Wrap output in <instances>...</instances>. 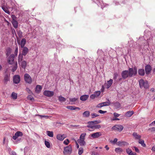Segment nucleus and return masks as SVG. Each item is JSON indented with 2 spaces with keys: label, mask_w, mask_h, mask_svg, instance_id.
Wrapping results in <instances>:
<instances>
[{
  "label": "nucleus",
  "mask_w": 155,
  "mask_h": 155,
  "mask_svg": "<svg viewBox=\"0 0 155 155\" xmlns=\"http://www.w3.org/2000/svg\"><path fill=\"white\" fill-rule=\"evenodd\" d=\"M11 96L13 99H16L17 98V94L14 92H13Z\"/></svg>",
  "instance_id": "nucleus-36"
},
{
  "label": "nucleus",
  "mask_w": 155,
  "mask_h": 155,
  "mask_svg": "<svg viewBox=\"0 0 155 155\" xmlns=\"http://www.w3.org/2000/svg\"><path fill=\"white\" fill-rule=\"evenodd\" d=\"M15 56L14 54H11L8 58L7 61L9 64H14L15 62L14 61Z\"/></svg>",
  "instance_id": "nucleus-4"
},
{
  "label": "nucleus",
  "mask_w": 155,
  "mask_h": 155,
  "mask_svg": "<svg viewBox=\"0 0 155 155\" xmlns=\"http://www.w3.org/2000/svg\"><path fill=\"white\" fill-rule=\"evenodd\" d=\"M72 152L71 146L70 145L64 147L63 153L64 155H69L71 154Z\"/></svg>",
  "instance_id": "nucleus-3"
},
{
  "label": "nucleus",
  "mask_w": 155,
  "mask_h": 155,
  "mask_svg": "<svg viewBox=\"0 0 155 155\" xmlns=\"http://www.w3.org/2000/svg\"><path fill=\"white\" fill-rule=\"evenodd\" d=\"M115 152L118 154H120L122 152H123V150L120 147L116 148L115 150Z\"/></svg>",
  "instance_id": "nucleus-30"
},
{
  "label": "nucleus",
  "mask_w": 155,
  "mask_h": 155,
  "mask_svg": "<svg viewBox=\"0 0 155 155\" xmlns=\"http://www.w3.org/2000/svg\"><path fill=\"white\" fill-rule=\"evenodd\" d=\"M127 153L129 155H136V153H133L131 150L128 148L126 149Z\"/></svg>",
  "instance_id": "nucleus-17"
},
{
  "label": "nucleus",
  "mask_w": 155,
  "mask_h": 155,
  "mask_svg": "<svg viewBox=\"0 0 155 155\" xmlns=\"http://www.w3.org/2000/svg\"><path fill=\"white\" fill-rule=\"evenodd\" d=\"M42 88L41 86L40 85H37L36 86L35 89V92L36 93L38 94L41 91Z\"/></svg>",
  "instance_id": "nucleus-20"
},
{
  "label": "nucleus",
  "mask_w": 155,
  "mask_h": 155,
  "mask_svg": "<svg viewBox=\"0 0 155 155\" xmlns=\"http://www.w3.org/2000/svg\"><path fill=\"white\" fill-rule=\"evenodd\" d=\"M118 145L120 146H127L129 145V143L125 141H118L117 142Z\"/></svg>",
  "instance_id": "nucleus-16"
},
{
  "label": "nucleus",
  "mask_w": 155,
  "mask_h": 155,
  "mask_svg": "<svg viewBox=\"0 0 155 155\" xmlns=\"http://www.w3.org/2000/svg\"><path fill=\"white\" fill-rule=\"evenodd\" d=\"M83 149L82 147H80L79 149L78 154L81 155L83 153Z\"/></svg>",
  "instance_id": "nucleus-42"
},
{
  "label": "nucleus",
  "mask_w": 155,
  "mask_h": 155,
  "mask_svg": "<svg viewBox=\"0 0 155 155\" xmlns=\"http://www.w3.org/2000/svg\"><path fill=\"white\" fill-rule=\"evenodd\" d=\"M12 23L13 26L15 28H18V23L16 20L12 21Z\"/></svg>",
  "instance_id": "nucleus-29"
},
{
  "label": "nucleus",
  "mask_w": 155,
  "mask_h": 155,
  "mask_svg": "<svg viewBox=\"0 0 155 155\" xmlns=\"http://www.w3.org/2000/svg\"><path fill=\"white\" fill-rule=\"evenodd\" d=\"M18 51V48L17 46H15V49L14 52L15 55L16 57L17 55Z\"/></svg>",
  "instance_id": "nucleus-43"
},
{
  "label": "nucleus",
  "mask_w": 155,
  "mask_h": 155,
  "mask_svg": "<svg viewBox=\"0 0 155 155\" xmlns=\"http://www.w3.org/2000/svg\"><path fill=\"white\" fill-rule=\"evenodd\" d=\"M133 70L131 69H128V70H124L122 71L121 75L122 78L125 79L128 77L131 78L133 76L132 73Z\"/></svg>",
  "instance_id": "nucleus-1"
},
{
  "label": "nucleus",
  "mask_w": 155,
  "mask_h": 155,
  "mask_svg": "<svg viewBox=\"0 0 155 155\" xmlns=\"http://www.w3.org/2000/svg\"><path fill=\"white\" fill-rule=\"evenodd\" d=\"M2 8L5 13L9 15L10 14V12L8 10L9 8L5 4H3L2 5Z\"/></svg>",
  "instance_id": "nucleus-10"
},
{
  "label": "nucleus",
  "mask_w": 155,
  "mask_h": 155,
  "mask_svg": "<svg viewBox=\"0 0 155 155\" xmlns=\"http://www.w3.org/2000/svg\"><path fill=\"white\" fill-rule=\"evenodd\" d=\"M118 74L117 73H116V72L114 73V79H117V77L118 76Z\"/></svg>",
  "instance_id": "nucleus-54"
},
{
  "label": "nucleus",
  "mask_w": 155,
  "mask_h": 155,
  "mask_svg": "<svg viewBox=\"0 0 155 155\" xmlns=\"http://www.w3.org/2000/svg\"><path fill=\"white\" fill-rule=\"evenodd\" d=\"M98 112L100 114H104L107 112L106 111H103L102 110H98Z\"/></svg>",
  "instance_id": "nucleus-55"
},
{
  "label": "nucleus",
  "mask_w": 155,
  "mask_h": 155,
  "mask_svg": "<svg viewBox=\"0 0 155 155\" xmlns=\"http://www.w3.org/2000/svg\"><path fill=\"white\" fill-rule=\"evenodd\" d=\"M78 142L81 146H84L85 144V142L83 140L79 139L78 140Z\"/></svg>",
  "instance_id": "nucleus-24"
},
{
  "label": "nucleus",
  "mask_w": 155,
  "mask_h": 155,
  "mask_svg": "<svg viewBox=\"0 0 155 155\" xmlns=\"http://www.w3.org/2000/svg\"><path fill=\"white\" fill-rule=\"evenodd\" d=\"M115 106L117 108H119L120 107V104L117 102H116L114 104Z\"/></svg>",
  "instance_id": "nucleus-50"
},
{
  "label": "nucleus",
  "mask_w": 155,
  "mask_h": 155,
  "mask_svg": "<svg viewBox=\"0 0 155 155\" xmlns=\"http://www.w3.org/2000/svg\"><path fill=\"white\" fill-rule=\"evenodd\" d=\"M151 150L153 152H155V146L152 147Z\"/></svg>",
  "instance_id": "nucleus-64"
},
{
  "label": "nucleus",
  "mask_w": 155,
  "mask_h": 155,
  "mask_svg": "<svg viewBox=\"0 0 155 155\" xmlns=\"http://www.w3.org/2000/svg\"><path fill=\"white\" fill-rule=\"evenodd\" d=\"M20 66L24 69H25L26 67L27 62L25 61H23L18 62Z\"/></svg>",
  "instance_id": "nucleus-13"
},
{
  "label": "nucleus",
  "mask_w": 155,
  "mask_h": 155,
  "mask_svg": "<svg viewBox=\"0 0 155 155\" xmlns=\"http://www.w3.org/2000/svg\"><path fill=\"white\" fill-rule=\"evenodd\" d=\"M24 78L25 81L26 83L29 84H30L31 83L32 81V79L28 74L27 73L25 74L24 76Z\"/></svg>",
  "instance_id": "nucleus-5"
},
{
  "label": "nucleus",
  "mask_w": 155,
  "mask_h": 155,
  "mask_svg": "<svg viewBox=\"0 0 155 155\" xmlns=\"http://www.w3.org/2000/svg\"><path fill=\"white\" fill-rule=\"evenodd\" d=\"M138 73L139 75L141 76H143L145 74V71L144 69H139L138 71Z\"/></svg>",
  "instance_id": "nucleus-26"
},
{
  "label": "nucleus",
  "mask_w": 155,
  "mask_h": 155,
  "mask_svg": "<svg viewBox=\"0 0 155 155\" xmlns=\"http://www.w3.org/2000/svg\"><path fill=\"white\" fill-rule=\"evenodd\" d=\"M26 91L29 93H31V91L28 88H27V87L26 88Z\"/></svg>",
  "instance_id": "nucleus-62"
},
{
  "label": "nucleus",
  "mask_w": 155,
  "mask_h": 155,
  "mask_svg": "<svg viewBox=\"0 0 155 155\" xmlns=\"http://www.w3.org/2000/svg\"><path fill=\"white\" fill-rule=\"evenodd\" d=\"M13 82L16 84H18L20 81V77L19 75H15L13 77Z\"/></svg>",
  "instance_id": "nucleus-8"
},
{
  "label": "nucleus",
  "mask_w": 155,
  "mask_h": 155,
  "mask_svg": "<svg viewBox=\"0 0 155 155\" xmlns=\"http://www.w3.org/2000/svg\"><path fill=\"white\" fill-rule=\"evenodd\" d=\"M149 130H150L151 132H153L155 131V127H152L149 129Z\"/></svg>",
  "instance_id": "nucleus-58"
},
{
  "label": "nucleus",
  "mask_w": 155,
  "mask_h": 155,
  "mask_svg": "<svg viewBox=\"0 0 155 155\" xmlns=\"http://www.w3.org/2000/svg\"><path fill=\"white\" fill-rule=\"evenodd\" d=\"M69 143V140L68 139H67L64 141L63 143L66 145H68Z\"/></svg>",
  "instance_id": "nucleus-51"
},
{
  "label": "nucleus",
  "mask_w": 155,
  "mask_h": 155,
  "mask_svg": "<svg viewBox=\"0 0 155 155\" xmlns=\"http://www.w3.org/2000/svg\"><path fill=\"white\" fill-rule=\"evenodd\" d=\"M78 98H70L69 99V101L71 102H74L76 101L77 100H78Z\"/></svg>",
  "instance_id": "nucleus-49"
},
{
  "label": "nucleus",
  "mask_w": 155,
  "mask_h": 155,
  "mask_svg": "<svg viewBox=\"0 0 155 155\" xmlns=\"http://www.w3.org/2000/svg\"><path fill=\"white\" fill-rule=\"evenodd\" d=\"M23 134L21 131H18L16 132L15 134V136H13L12 138L14 140H16L19 137L22 136Z\"/></svg>",
  "instance_id": "nucleus-11"
},
{
  "label": "nucleus",
  "mask_w": 155,
  "mask_h": 155,
  "mask_svg": "<svg viewBox=\"0 0 155 155\" xmlns=\"http://www.w3.org/2000/svg\"><path fill=\"white\" fill-rule=\"evenodd\" d=\"M93 122H91V121H89L87 123L88 125H87V127L88 128H90L91 129H93L94 125L92 124Z\"/></svg>",
  "instance_id": "nucleus-31"
},
{
  "label": "nucleus",
  "mask_w": 155,
  "mask_h": 155,
  "mask_svg": "<svg viewBox=\"0 0 155 155\" xmlns=\"http://www.w3.org/2000/svg\"><path fill=\"white\" fill-rule=\"evenodd\" d=\"M139 85L141 88H144L145 89H147L149 87L148 82L147 81H144L142 79H140L139 81Z\"/></svg>",
  "instance_id": "nucleus-2"
},
{
  "label": "nucleus",
  "mask_w": 155,
  "mask_h": 155,
  "mask_svg": "<svg viewBox=\"0 0 155 155\" xmlns=\"http://www.w3.org/2000/svg\"><path fill=\"white\" fill-rule=\"evenodd\" d=\"M88 95H84L81 96L80 97V100L83 101H85L88 98Z\"/></svg>",
  "instance_id": "nucleus-19"
},
{
  "label": "nucleus",
  "mask_w": 155,
  "mask_h": 155,
  "mask_svg": "<svg viewBox=\"0 0 155 155\" xmlns=\"http://www.w3.org/2000/svg\"><path fill=\"white\" fill-rule=\"evenodd\" d=\"M47 133L48 135L50 137H52L53 136V133L52 131H47Z\"/></svg>",
  "instance_id": "nucleus-37"
},
{
  "label": "nucleus",
  "mask_w": 155,
  "mask_h": 155,
  "mask_svg": "<svg viewBox=\"0 0 155 155\" xmlns=\"http://www.w3.org/2000/svg\"><path fill=\"white\" fill-rule=\"evenodd\" d=\"M134 113L133 110L128 111L126 113L125 116L128 117H130L132 116Z\"/></svg>",
  "instance_id": "nucleus-23"
},
{
  "label": "nucleus",
  "mask_w": 155,
  "mask_h": 155,
  "mask_svg": "<svg viewBox=\"0 0 155 155\" xmlns=\"http://www.w3.org/2000/svg\"><path fill=\"white\" fill-rule=\"evenodd\" d=\"M96 124H99L101 122V121L100 120H94Z\"/></svg>",
  "instance_id": "nucleus-63"
},
{
  "label": "nucleus",
  "mask_w": 155,
  "mask_h": 155,
  "mask_svg": "<svg viewBox=\"0 0 155 155\" xmlns=\"http://www.w3.org/2000/svg\"><path fill=\"white\" fill-rule=\"evenodd\" d=\"M139 143L141 144V146L144 147H145L146 146L144 142V141L143 140L139 139Z\"/></svg>",
  "instance_id": "nucleus-35"
},
{
  "label": "nucleus",
  "mask_w": 155,
  "mask_h": 155,
  "mask_svg": "<svg viewBox=\"0 0 155 155\" xmlns=\"http://www.w3.org/2000/svg\"><path fill=\"white\" fill-rule=\"evenodd\" d=\"M66 137V135L64 134L63 135L58 134L57 136V138L60 140H63Z\"/></svg>",
  "instance_id": "nucleus-14"
},
{
  "label": "nucleus",
  "mask_w": 155,
  "mask_h": 155,
  "mask_svg": "<svg viewBox=\"0 0 155 155\" xmlns=\"http://www.w3.org/2000/svg\"><path fill=\"white\" fill-rule=\"evenodd\" d=\"M113 81L112 79H110V80L107 81V88H109L113 83Z\"/></svg>",
  "instance_id": "nucleus-33"
},
{
  "label": "nucleus",
  "mask_w": 155,
  "mask_h": 155,
  "mask_svg": "<svg viewBox=\"0 0 155 155\" xmlns=\"http://www.w3.org/2000/svg\"><path fill=\"white\" fill-rule=\"evenodd\" d=\"M101 125L100 124H98L94 126L93 129H99L101 127Z\"/></svg>",
  "instance_id": "nucleus-48"
},
{
  "label": "nucleus",
  "mask_w": 155,
  "mask_h": 155,
  "mask_svg": "<svg viewBox=\"0 0 155 155\" xmlns=\"http://www.w3.org/2000/svg\"><path fill=\"white\" fill-rule=\"evenodd\" d=\"M45 144L47 147L49 148L50 147V145L49 142L46 140L45 141Z\"/></svg>",
  "instance_id": "nucleus-44"
},
{
  "label": "nucleus",
  "mask_w": 155,
  "mask_h": 155,
  "mask_svg": "<svg viewBox=\"0 0 155 155\" xmlns=\"http://www.w3.org/2000/svg\"><path fill=\"white\" fill-rule=\"evenodd\" d=\"M103 106V105L102 103H100L98 104L96 106V107L97 108H101Z\"/></svg>",
  "instance_id": "nucleus-52"
},
{
  "label": "nucleus",
  "mask_w": 155,
  "mask_h": 155,
  "mask_svg": "<svg viewBox=\"0 0 155 155\" xmlns=\"http://www.w3.org/2000/svg\"><path fill=\"white\" fill-rule=\"evenodd\" d=\"M101 93V92L100 91H97L95 92L94 93V94L97 97L100 95Z\"/></svg>",
  "instance_id": "nucleus-46"
},
{
  "label": "nucleus",
  "mask_w": 155,
  "mask_h": 155,
  "mask_svg": "<svg viewBox=\"0 0 155 155\" xmlns=\"http://www.w3.org/2000/svg\"><path fill=\"white\" fill-rule=\"evenodd\" d=\"M9 75H8V74H6L4 77V80L5 82L6 83L7 82L9 81Z\"/></svg>",
  "instance_id": "nucleus-34"
},
{
  "label": "nucleus",
  "mask_w": 155,
  "mask_h": 155,
  "mask_svg": "<svg viewBox=\"0 0 155 155\" xmlns=\"http://www.w3.org/2000/svg\"><path fill=\"white\" fill-rule=\"evenodd\" d=\"M90 98L92 99H94L96 97H97L94 94H91L90 96Z\"/></svg>",
  "instance_id": "nucleus-56"
},
{
  "label": "nucleus",
  "mask_w": 155,
  "mask_h": 155,
  "mask_svg": "<svg viewBox=\"0 0 155 155\" xmlns=\"http://www.w3.org/2000/svg\"><path fill=\"white\" fill-rule=\"evenodd\" d=\"M129 69H131L133 70V73H132L133 76L136 75L137 74V68L135 67L133 68H129Z\"/></svg>",
  "instance_id": "nucleus-22"
},
{
  "label": "nucleus",
  "mask_w": 155,
  "mask_h": 155,
  "mask_svg": "<svg viewBox=\"0 0 155 155\" xmlns=\"http://www.w3.org/2000/svg\"><path fill=\"white\" fill-rule=\"evenodd\" d=\"M43 94L47 97H51L54 95V92L52 91L46 90L44 91Z\"/></svg>",
  "instance_id": "nucleus-9"
},
{
  "label": "nucleus",
  "mask_w": 155,
  "mask_h": 155,
  "mask_svg": "<svg viewBox=\"0 0 155 155\" xmlns=\"http://www.w3.org/2000/svg\"><path fill=\"white\" fill-rule=\"evenodd\" d=\"M38 115L39 116H40L41 117V118L42 117H45L46 119H47V118H48L49 117L48 116L41 115Z\"/></svg>",
  "instance_id": "nucleus-61"
},
{
  "label": "nucleus",
  "mask_w": 155,
  "mask_h": 155,
  "mask_svg": "<svg viewBox=\"0 0 155 155\" xmlns=\"http://www.w3.org/2000/svg\"><path fill=\"white\" fill-rule=\"evenodd\" d=\"M123 126L119 124L116 125L112 127L113 130L119 132L123 130Z\"/></svg>",
  "instance_id": "nucleus-6"
},
{
  "label": "nucleus",
  "mask_w": 155,
  "mask_h": 155,
  "mask_svg": "<svg viewBox=\"0 0 155 155\" xmlns=\"http://www.w3.org/2000/svg\"><path fill=\"white\" fill-rule=\"evenodd\" d=\"M91 115V117L92 118H94L95 117L98 116H99L97 114H95V113L92 114Z\"/></svg>",
  "instance_id": "nucleus-53"
},
{
  "label": "nucleus",
  "mask_w": 155,
  "mask_h": 155,
  "mask_svg": "<svg viewBox=\"0 0 155 155\" xmlns=\"http://www.w3.org/2000/svg\"><path fill=\"white\" fill-rule=\"evenodd\" d=\"M18 35L19 37L21 38L23 37L22 32L20 30H19L17 31Z\"/></svg>",
  "instance_id": "nucleus-41"
},
{
  "label": "nucleus",
  "mask_w": 155,
  "mask_h": 155,
  "mask_svg": "<svg viewBox=\"0 0 155 155\" xmlns=\"http://www.w3.org/2000/svg\"><path fill=\"white\" fill-rule=\"evenodd\" d=\"M102 135L101 132L94 133L91 134V137L93 139L97 138Z\"/></svg>",
  "instance_id": "nucleus-7"
},
{
  "label": "nucleus",
  "mask_w": 155,
  "mask_h": 155,
  "mask_svg": "<svg viewBox=\"0 0 155 155\" xmlns=\"http://www.w3.org/2000/svg\"><path fill=\"white\" fill-rule=\"evenodd\" d=\"M134 148L135 149V150L136 152L137 153H139L140 150L137 147H134Z\"/></svg>",
  "instance_id": "nucleus-59"
},
{
  "label": "nucleus",
  "mask_w": 155,
  "mask_h": 155,
  "mask_svg": "<svg viewBox=\"0 0 155 155\" xmlns=\"http://www.w3.org/2000/svg\"><path fill=\"white\" fill-rule=\"evenodd\" d=\"M145 69L146 74H148L151 71L152 68L150 65L147 64L145 66Z\"/></svg>",
  "instance_id": "nucleus-12"
},
{
  "label": "nucleus",
  "mask_w": 155,
  "mask_h": 155,
  "mask_svg": "<svg viewBox=\"0 0 155 155\" xmlns=\"http://www.w3.org/2000/svg\"><path fill=\"white\" fill-rule=\"evenodd\" d=\"M7 53L6 54L7 56L8 55L11 53V49L10 48H8L6 50Z\"/></svg>",
  "instance_id": "nucleus-45"
},
{
  "label": "nucleus",
  "mask_w": 155,
  "mask_h": 155,
  "mask_svg": "<svg viewBox=\"0 0 155 155\" xmlns=\"http://www.w3.org/2000/svg\"><path fill=\"white\" fill-rule=\"evenodd\" d=\"M27 99L31 101H33L34 100L33 97L31 95H28L27 97Z\"/></svg>",
  "instance_id": "nucleus-47"
},
{
  "label": "nucleus",
  "mask_w": 155,
  "mask_h": 155,
  "mask_svg": "<svg viewBox=\"0 0 155 155\" xmlns=\"http://www.w3.org/2000/svg\"><path fill=\"white\" fill-rule=\"evenodd\" d=\"M22 54L24 56H25L28 53V48L26 47L22 48Z\"/></svg>",
  "instance_id": "nucleus-15"
},
{
  "label": "nucleus",
  "mask_w": 155,
  "mask_h": 155,
  "mask_svg": "<svg viewBox=\"0 0 155 155\" xmlns=\"http://www.w3.org/2000/svg\"><path fill=\"white\" fill-rule=\"evenodd\" d=\"M11 17L12 18V21H14V20H16V17L14 15H12Z\"/></svg>",
  "instance_id": "nucleus-57"
},
{
  "label": "nucleus",
  "mask_w": 155,
  "mask_h": 155,
  "mask_svg": "<svg viewBox=\"0 0 155 155\" xmlns=\"http://www.w3.org/2000/svg\"><path fill=\"white\" fill-rule=\"evenodd\" d=\"M90 112L89 111H86L84 112L83 114V116L84 117H88L90 115Z\"/></svg>",
  "instance_id": "nucleus-27"
},
{
  "label": "nucleus",
  "mask_w": 155,
  "mask_h": 155,
  "mask_svg": "<svg viewBox=\"0 0 155 155\" xmlns=\"http://www.w3.org/2000/svg\"><path fill=\"white\" fill-rule=\"evenodd\" d=\"M59 100L61 102L65 101L66 99L64 97L60 96L58 97Z\"/></svg>",
  "instance_id": "nucleus-39"
},
{
  "label": "nucleus",
  "mask_w": 155,
  "mask_h": 155,
  "mask_svg": "<svg viewBox=\"0 0 155 155\" xmlns=\"http://www.w3.org/2000/svg\"><path fill=\"white\" fill-rule=\"evenodd\" d=\"M66 108L68 109H69L71 110H76L77 109L79 110H80V108L74 106H67Z\"/></svg>",
  "instance_id": "nucleus-21"
},
{
  "label": "nucleus",
  "mask_w": 155,
  "mask_h": 155,
  "mask_svg": "<svg viewBox=\"0 0 155 155\" xmlns=\"http://www.w3.org/2000/svg\"><path fill=\"white\" fill-rule=\"evenodd\" d=\"M23 55H22L21 54H19L18 56V63L21 61H23Z\"/></svg>",
  "instance_id": "nucleus-32"
},
{
  "label": "nucleus",
  "mask_w": 155,
  "mask_h": 155,
  "mask_svg": "<svg viewBox=\"0 0 155 155\" xmlns=\"http://www.w3.org/2000/svg\"><path fill=\"white\" fill-rule=\"evenodd\" d=\"M114 115L115 117H117L119 116L120 115L116 113H114Z\"/></svg>",
  "instance_id": "nucleus-60"
},
{
  "label": "nucleus",
  "mask_w": 155,
  "mask_h": 155,
  "mask_svg": "<svg viewBox=\"0 0 155 155\" xmlns=\"http://www.w3.org/2000/svg\"><path fill=\"white\" fill-rule=\"evenodd\" d=\"M86 135V133H84L81 134L80 137V139L84 140L85 137Z\"/></svg>",
  "instance_id": "nucleus-40"
},
{
  "label": "nucleus",
  "mask_w": 155,
  "mask_h": 155,
  "mask_svg": "<svg viewBox=\"0 0 155 155\" xmlns=\"http://www.w3.org/2000/svg\"><path fill=\"white\" fill-rule=\"evenodd\" d=\"M103 106L109 105L110 104V102L109 100H108V101L102 102Z\"/></svg>",
  "instance_id": "nucleus-38"
},
{
  "label": "nucleus",
  "mask_w": 155,
  "mask_h": 155,
  "mask_svg": "<svg viewBox=\"0 0 155 155\" xmlns=\"http://www.w3.org/2000/svg\"><path fill=\"white\" fill-rule=\"evenodd\" d=\"M17 68V61H15V62L14 64L13 67L12 68V71L13 72H14L16 70Z\"/></svg>",
  "instance_id": "nucleus-28"
},
{
  "label": "nucleus",
  "mask_w": 155,
  "mask_h": 155,
  "mask_svg": "<svg viewBox=\"0 0 155 155\" xmlns=\"http://www.w3.org/2000/svg\"><path fill=\"white\" fill-rule=\"evenodd\" d=\"M26 42V40L24 38L22 39L21 42V43H20L19 42L18 43V44H20L21 48H22L24 47V46Z\"/></svg>",
  "instance_id": "nucleus-18"
},
{
  "label": "nucleus",
  "mask_w": 155,
  "mask_h": 155,
  "mask_svg": "<svg viewBox=\"0 0 155 155\" xmlns=\"http://www.w3.org/2000/svg\"><path fill=\"white\" fill-rule=\"evenodd\" d=\"M133 136L135 137L136 139H140L141 138V136L140 135L138 134L137 133L135 132L133 133Z\"/></svg>",
  "instance_id": "nucleus-25"
}]
</instances>
